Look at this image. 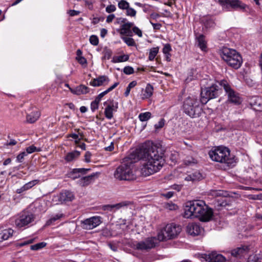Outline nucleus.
I'll list each match as a JSON object with an SVG mask.
<instances>
[{
	"mask_svg": "<svg viewBox=\"0 0 262 262\" xmlns=\"http://www.w3.org/2000/svg\"><path fill=\"white\" fill-rule=\"evenodd\" d=\"M158 149L152 142H145L124 158L122 164L115 171L114 177L119 180H133L134 163L138 160H140V170L143 176H148L158 172L165 163L163 154Z\"/></svg>",
	"mask_w": 262,
	"mask_h": 262,
	"instance_id": "nucleus-1",
	"label": "nucleus"
},
{
	"mask_svg": "<svg viewBox=\"0 0 262 262\" xmlns=\"http://www.w3.org/2000/svg\"><path fill=\"white\" fill-rule=\"evenodd\" d=\"M212 209L201 200L190 201L186 203L184 208V217L186 218L198 217L201 221L208 222L212 217Z\"/></svg>",
	"mask_w": 262,
	"mask_h": 262,
	"instance_id": "nucleus-2",
	"label": "nucleus"
},
{
	"mask_svg": "<svg viewBox=\"0 0 262 262\" xmlns=\"http://www.w3.org/2000/svg\"><path fill=\"white\" fill-rule=\"evenodd\" d=\"M210 158L213 161L231 166L235 162V158L230 155L229 149L225 146L215 147L209 151Z\"/></svg>",
	"mask_w": 262,
	"mask_h": 262,
	"instance_id": "nucleus-3",
	"label": "nucleus"
},
{
	"mask_svg": "<svg viewBox=\"0 0 262 262\" xmlns=\"http://www.w3.org/2000/svg\"><path fill=\"white\" fill-rule=\"evenodd\" d=\"M220 55L223 60L234 69H239L243 63L242 56L234 49L224 47L221 50Z\"/></svg>",
	"mask_w": 262,
	"mask_h": 262,
	"instance_id": "nucleus-4",
	"label": "nucleus"
},
{
	"mask_svg": "<svg viewBox=\"0 0 262 262\" xmlns=\"http://www.w3.org/2000/svg\"><path fill=\"white\" fill-rule=\"evenodd\" d=\"M200 101L194 96L188 97L183 102L184 112L192 118L200 117L202 112Z\"/></svg>",
	"mask_w": 262,
	"mask_h": 262,
	"instance_id": "nucleus-5",
	"label": "nucleus"
},
{
	"mask_svg": "<svg viewBox=\"0 0 262 262\" xmlns=\"http://www.w3.org/2000/svg\"><path fill=\"white\" fill-rule=\"evenodd\" d=\"M181 227L175 223H170L160 229L157 233V239L159 242L166 241L176 238L181 232Z\"/></svg>",
	"mask_w": 262,
	"mask_h": 262,
	"instance_id": "nucleus-6",
	"label": "nucleus"
},
{
	"mask_svg": "<svg viewBox=\"0 0 262 262\" xmlns=\"http://www.w3.org/2000/svg\"><path fill=\"white\" fill-rule=\"evenodd\" d=\"M34 215L28 212H22L12 219L13 225L18 229H25L34 221Z\"/></svg>",
	"mask_w": 262,
	"mask_h": 262,
	"instance_id": "nucleus-7",
	"label": "nucleus"
},
{
	"mask_svg": "<svg viewBox=\"0 0 262 262\" xmlns=\"http://www.w3.org/2000/svg\"><path fill=\"white\" fill-rule=\"evenodd\" d=\"M221 88L216 84H213L211 86L202 90L201 102L203 104H206L210 99L217 97L221 93Z\"/></svg>",
	"mask_w": 262,
	"mask_h": 262,
	"instance_id": "nucleus-8",
	"label": "nucleus"
},
{
	"mask_svg": "<svg viewBox=\"0 0 262 262\" xmlns=\"http://www.w3.org/2000/svg\"><path fill=\"white\" fill-rule=\"evenodd\" d=\"M219 85L223 88L228 95V101L235 104H239L242 99L239 94L234 91L228 81L223 80L220 81Z\"/></svg>",
	"mask_w": 262,
	"mask_h": 262,
	"instance_id": "nucleus-9",
	"label": "nucleus"
},
{
	"mask_svg": "<svg viewBox=\"0 0 262 262\" xmlns=\"http://www.w3.org/2000/svg\"><path fill=\"white\" fill-rule=\"evenodd\" d=\"M102 223L101 217L94 216L81 221V227L85 230H91L98 226Z\"/></svg>",
	"mask_w": 262,
	"mask_h": 262,
	"instance_id": "nucleus-10",
	"label": "nucleus"
},
{
	"mask_svg": "<svg viewBox=\"0 0 262 262\" xmlns=\"http://www.w3.org/2000/svg\"><path fill=\"white\" fill-rule=\"evenodd\" d=\"M103 105L105 106L104 109V115L105 117L111 120L113 118V114L116 112L118 107V102L114 100H107L103 103Z\"/></svg>",
	"mask_w": 262,
	"mask_h": 262,
	"instance_id": "nucleus-11",
	"label": "nucleus"
},
{
	"mask_svg": "<svg viewBox=\"0 0 262 262\" xmlns=\"http://www.w3.org/2000/svg\"><path fill=\"white\" fill-rule=\"evenodd\" d=\"M220 4L225 9L231 8L234 9L244 10L246 5L239 0H219Z\"/></svg>",
	"mask_w": 262,
	"mask_h": 262,
	"instance_id": "nucleus-12",
	"label": "nucleus"
},
{
	"mask_svg": "<svg viewBox=\"0 0 262 262\" xmlns=\"http://www.w3.org/2000/svg\"><path fill=\"white\" fill-rule=\"evenodd\" d=\"M157 237H150L146 238L144 241L137 242L135 246L138 250H148L154 248L157 244Z\"/></svg>",
	"mask_w": 262,
	"mask_h": 262,
	"instance_id": "nucleus-13",
	"label": "nucleus"
},
{
	"mask_svg": "<svg viewBox=\"0 0 262 262\" xmlns=\"http://www.w3.org/2000/svg\"><path fill=\"white\" fill-rule=\"evenodd\" d=\"M55 201H58L59 203H66L72 201L74 199V195L72 192L68 190L61 191L59 195L55 196Z\"/></svg>",
	"mask_w": 262,
	"mask_h": 262,
	"instance_id": "nucleus-14",
	"label": "nucleus"
},
{
	"mask_svg": "<svg viewBox=\"0 0 262 262\" xmlns=\"http://www.w3.org/2000/svg\"><path fill=\"white\" fill-rule=\"evenodd\" d=\"M250 247L247 245H241L231 251L232 256L236 258H241L247 256L249 253Z\"/></svg>",
	"mask_w": 262,
	"mask_h": 262,
	"instance_id": "nucleus-15",
	"label": "nucleus"
},
{
	"mask_svg": "<svg viewBox=\"0 0 262 262\" xmlns=\"http://www.w3.org/2000/svg\"><path fill=\"white\" fill-rule=\"evenodd\" d=\"M203 258L208 262H225V258L221 254L212 252L204 255Z\"/></svg>",
	"mask_w": 262,
	"mask_h": 262,
	"instance_id": "nucleus-16",
	"label": "nucleus"
},
{
	"mask_svg": "<svg viewBox=\"0 0 262 262\" xmlns=\"http://www.w3.org/2000/svg\"><path fill=\"white\" fill-rule=\"evenodd\" d=\"M202 229V228L195 223H189L186 226L187 233L192 236L199 235L201 233Z\"/></svg>",
	"mask_w": 262,
	"mask_h": 262,
	"instance_id": "nucleus-17",
	"label": "nucleus"
},
{
	"mask_svg": "<svg viewBox=\"0 0 262 262\" xmlns=\"http://www.w3.org/2000/svg\"><path fill=\"white\" fill-rule=\"evenodd\" d=\"M110 81L108 77L105 75L100 76L91 80L90 84L93 86H100L107 84Z\"/></svg>",
	"mask_w": 262,
	"mask_h": 262,
	"instance_id": "nucleus-18",
	"label": "nucleus"
},
{
	"mask_svg": "<svg viewBox=\"0 0 262 262\" xmlns=\"http://www.w3.org/2000/svg\"><path fill=\"white\" fill-rule=\"evenodd\" d=\"M88 171L85 168H75L69 173V177L75 180L79 178L81 175L85 174Z\"/></svg>",
	"mask_w": 262,
	"mask_h": 262,
	"instance_id": "nucleus-19",
	"label": "nucleus"
},
{
	"mask_svg": "<svg viewBox=\"0 0 262 262\" xmlns=\"http://www.w3.org/2000/svg\"><path fill=\"white\" fill-rule=\"evenodd\" d=\"M95 176V174H93L88 176L83 177L78 180L77 184L82 187L86 186L94 181Z\"/></svg>",
	"mask_w": 262,
	"mask_h": 262,
	"instance_id": "nucleus-20",
	"label": "nucleus"
},
{
	"mask_svg": "<svg viewBox=\"0 0 262 262\" xmlns=\"http://www.w3.org/2000/svg\"><path fill=\"white\" fill-rule=\"evenodd\" d=\"M39 181L38 180H34L31 181H30L28 183L25 184L20 188L17 189L16 192L18 194L21 193L23 192L27 191L32 188L33 186L39 183Z\"/></svg>",
	"mask_w": 262,
	"mask_h": 262,
	"instance_id": "nucleus-21",
	"label": "nucleus"
},
{
	"mask_svg": "<svg viewBox=\"0 0 262 262\" xmlns=\"http://www.w3.org/2000/svg\"><path fill=\"white\" fill-rule=\"evenodd\" d=\"M134 26V23L131 22H127L123 24L121 26L120 29V34L121 35H127L128 36H132V32L130 31V28Z\"/></svg>",
	"mask_w": 262,
	"mask_h": 262,
	"instance_id": "nucleus-22",
	"label": "nucleus"
},
{
	"mask_svg": "<svg viewBox=\"0 0 262 262\" xmlns=\"http://www.w3.org/2000/svg\"><path fill=\"white\" fill-rule=\"evenodd\" d=\"M14 230L11 228L0 230V242L7 240L13 235Z\"/></svg>",
	"mask_w": 262,
	"mask_h": 262,
	"instance_id": "nucleus-23",
	"label": "nucleus"
},
{
	"mask_svg": "<svg viewBox=\"0 0 262 262\" xmlns=\"http://www.w3.org/2000/svg\"><path fill=\"white\" fill-rule=\"evenodd\" d=\"M40 116V113L38 111H34L30 114H27L26 116L27 122L30 123H33L36 122Z\"/></svg>",
	"mask_w": 262,
	"mask_h": 262,
	"instance_id": "nucleus-24",
	"label": "nucleus"
},
{
	"mask_svg": "<svg viewBox=\"0 0 262 262\" xmlns=\"http://www.w3.org/2000/svg\"><path fill=\"white\" fill-rule=\"evenodd\" d=\"M154 88L150 84H147L144 90H143L141 97L142 99H146L150 98L153 94Z\"/></svg>",
	"mask_w": 262,
	"mask_h": 262,
	"instance_id": "nucleus-25",
	"label": "nucleus"
},
{
	"mask_svg": "<svg viewBox=\"0 0 262 262\" xmlns=\"http://www.w3.org/2000/svg\"><path fill=\"white\" fill-rule=\"evenodd\" d=\"M80 155V152L78 150H74L67 153L64 160L67 162H70L76 160Z\"/></svg>",
	"mask_w": 262,
	"mask_h": 262,
	"instance_id": "nucleus-26",
	"label": "nucleus"
},
{
	"mask_svg": "<svg viewBox=\"0 0 262 262\" xmlns=\"http://www.w3.org/2000/svg\"><path fill=\"white\" fill-rule=\"evenodd\" d=\"M89 90L88 87L84 85H80L75 89H71V92L74 94L80 95L88 93L89 92Z\"/></svg>",
	"mask_w": 262,
	"mask_h": 262,
	"instance_id": "nucleus-27",
	"label": "nucleus"
},
{
	"mask_svg": "<svg viewBox=\"0 0 262 262\" xmlns=\"http://www.w3.org/2000/svg\"><path fill=\"white\" fill-rule=\"evenodd\" d=\"M198 46L203 51H206L207 49L206 42L203 35H200L197 38Z\"/></svg>",
	"mask_w": 262,
	"mask_h": 262,
	"instance_id": "nucleus-28",
	"label": "nucleus"
},
{
	"mask_svg": "<svg viewBox=\"0 0 262 262\" xmlns=\"http://www.w3.org/2000/svg\"><path fill=\"white\" fill-rule=\"evenodd\" d=\"M128 59L129 56L127 55L115 56L113 57L112 62L113 63L122 62L127 61Z\"/></svg>",
	"mask_w": 262,
	"mask_h": 262,
	"instance_id": "nucleus-29",
	"label": "nucleus"
},
{
	"mask_svg": "<svg viewBox=\"0 0 262 262\" xmlns=\"http://www.w3.org/2000/svg\"><path fill=\"white\" fill-rule=\"evenodd\" d=\"M63 216V214L61 213H58L53 215L49 220H48L46 223V226H50L53 224L54 222L57 220L60 219Z\"/></svg>",
	"mask_w": 262,
	"mask_h": 262,
	"instance_id": "nucleus-30",
	"label": "nucleus"
},
{
	"mask_svg": "<svg viewBox=\"0 0 262 262\" xmlns=\"http://www.w3.org/2000/svg\"><path fill=\"white\" fill-rule=\"evenodd\" d=\"M159 48L158 47L152 48L150 49L148 56V59L149 60L152 61L155 59V57L159 52Z\"/></svg>",
	"mask_w": 262,
	"mask_h": 262,
	"instance_id": "nucleus-31",
	"label": "nucleus"
},
{
	"mask_svg": "<svg viewBox=\"0 0 262 262\" xmlns=\"http://www.w3.org/2000/svg\"><path fill=\"white\" fill-rule=\"evenodd\" d=\"M151 117V114L149 112L142 113L139 114V119L142 121H146Z\"/></svg>",
	"mask_w": 262,
	"mask_h": 262,
	"instance_id": "nucleus-32",
	"label": "nucleus"
},
{
	"mask_svg": "<svg viewBox=\"0 0 262 262\" xmlns=\"http://www.w3.org/2000/svg\"><path fill=\"white\" fill-rule=\"evenodd\" d=\"M47 245V243L45 242H40L35 245H31L30 246V249L34 251H37L40 250Z\"/></svg>",
	"mask_w": 262,
	"mask_h": 262,
	"instance_id": "nucleus-33",
	"label": "nucleus"
},
{
	"mask_svg": "<svg viewBox=\"0 0 262 262\" xmlns=\"http://www.w3.org/2000/svg\"><path fill=\"white\" fill-rule=\"evenodd\" d=\"M248 262H262V255H251L248 258Z\"/></svg>",
	"mask_w": 262,
	"mask_h": 262,
	"instance_id": "nucleus-34",
	"label": "nucleus"
},
{
	"mask_svg": "<svg viewBox=\"0 0 262 262\" xmlns=\"http://www.w3.org/2000/svg\"><path fill=\"white\" fill-rule=\"evenodd\" d=\"M118 6L121 10H126L128 8L129 4L125 0H121L119 1Z\"/></svg>",
	"mask_w": 262,
	"mask_h": 262,
	"instance_id": "nucleus-35",
	"label": "nucleus"
},
{
	"mask_svg": "<svg viewBox=\"0 0 262 262\" xmlns=\"http://www.w3.org/2000/svg\"><path fill=\"white\" fill-rule=\"evenodd\" d=\"M122 39L124 41V42L128 46L133 47L136 45L135 41L132 38L123 37H122Z\"/></svg>",
	"mask_w": 262,
	"mask_h": 262,
	"instance_id": "nucleus-36",
	"label": "nucleus"
},
{
	"mask_svg": "<svg viewBox=\"0 0 262 262\" xmlns=\"http://www.w3.org/2000/svg\"><path fill=\"white\" fill-rule=\"evenodd\" d=\"M41 151L40 148H37L34 145H31L26 148V153L28 154H32L35 151Z\"/></svg>",
	"mask_w": 262,
	"mask_h": 262,
	"instance_id": "nucleus-37",
	"label": "nucleus"
},
{
	"mask_svg": "<svg viewBox=\"0 0 262 262\" xmlns=\"http://www.w3.org/2000/svg\"><path fill=\"white\" fill-rule=\"evenodd\" d=\"M186 165H191L197 163V161L192 157H187L184 161Z\"/></svg>",
	"mask_w": 262,
	"mask_h": 262,
	"instance_id": "nucleus-38",
	"label": "nucleus"
},
{
	"mask_svg": "<svg viewBox=\"0 0 262 262\" xmlns=\"http://www.w3.org/2000/svg\"><path fill=\"white\" fill-rule=\"evenodd\" d=\"M126 15L130 17H135L136 15V11L132 8L128 7V8L126 9Z\"/></svg>",
	"mask_w": 262,
	"mask_h": 262,
	"instance_id": "nucleus-39",
	"label": "nucleus"
},
{
	"mask_svg": "<svg viewBox=\"0 0 262 262\" xmlns=\"http://www.w3.org/2000/svg\"><path fill=\"white\" fill-rule=\"evenodd\" d=\"M190 174L192 177V181H198L201 180L202 178L201 174L196 171Z\"/></svg>",
	"mask_w": 262,
	"mask_h": 262,
	"instance_id": "nucleus-40",
	"label": "nucleus"
},
{
	"mask_svg": "<svg viewBox=\"0 0 262 262\" xmlns=\"http://www.w3.org/2000/svg\"><path fill=\"white\" fill-rule=\"evenodd\" d=\"M90 42L93 46H97L99 43V39L96 35H91L90 37Z\"/></svg>",
	"mask_w": 262,
	"mask_h": 262,
	"instance_id": "nucleus-41",
	"label": "nucleus"
},
{
	"mask_svg": "<svg viewBox=\"0 0 262 262\" xmlns=\"http://www.w3.org/2000/svg\"><path fill=\"white\" fill-rule=\"evenodd\" d=\"M164 207L169 210H175L178 209V206L172 203H167L165 204Z\"/></svg>",
	"mask_w": 262,
	"mask_h": 262,
	"instance_id": "nucleus-42",
	"label": "nucleus"
},
{
	"mask_svg": "<svg viewBox=\"0 0 262 262\" xmlns=\"http://www.w3.org/2000/svg\"><path fill=\"white\" fill-rule=\"evenodd\" d=\"M99 102H100L96 99H95L91 102V109L93 112H95L98 108Z\"/></svg>",
	"mask_w": 262,
	"mask_h": 262,
	"instance_id": "nucleus-43",
	"label": "nucleus"
},
{
	"mask_svg": "<svg viewBox=\"0 0 262 262\" xmlns=\"http://www.w3.org/2000/svg\"><path fill=\"white\" fill-rule=\"evenodd\" d=\"M27 156V154L25 151H23L17 155L16 157V161L21 163L23 161L24 157Z\"/></svg>",
	"mask_w": 262,
	"mask_h": 262,
	"instance_id": "nucleus-44",
	"label": "nucleus"
},
{
	"mask_svg": "<svg viewBox=\"0 0 262 262\" xmlns=\"http://www.w3.org/2000/svg\"><path fill=\"white\" fill-rule=\"evenodd\" d=\"M259 100V98L257 96H253L251 98L249 99V102L251 106H255L257 105H259V104H257V101Z\"/></svg>",
	"mask_w": 262,
	"mask_h": 262,
	"instance_id": "nucleus-45",
	"label": "nucleus"
},
{
	"mask_svg": "<svg viewBox=\"0 0 262 262\" xmlns=\"http://www.w3.org/2000/svg\"><path fill=\"white\" fill-rule=\"evenodd\" d=\"M123 72L126 75H130L134 73V70L132 67L126 66L124 68Z\"/></svg>",
	"mask_w": 262,
	"mask_h": 262,
	"instance_id": "nucleus-46",
	"label": "nucleus"
},
{
	"mask_svg": "<svg viewBox=\"0 0 262 262\" xmlns=\"http://www.w3.org/2000/svg\"><path fill=\"white\" fill-rule=\"evenodd\" d=\"M171 46L169 43H166L164 46L162 51L164 54H169L171 51Z\"/></svg>",
	"mask_w": 262,
	"mask_h": 262,
	"instance_id": "nucleus-47",
	"label": "nucleus"
},
{
	"mask_svg": "<svg viewBox=\"0 0 262 262\" xmlns=\"http://www.w3.org/2000/svg\"><path fill=\"white\" fill-rule=\"evenodd\" d=\"M35 238H34L28 239L24 242L19 243V245L20 247H23V246H26L27 245L32 244L33 243H34V242L35 241Z\"/></svg>",
	"mask_w": 262,
	"mask_h": 262,
	"instance_id": "nucleus-48",
	"label": "nucleus"
},
{
	"mask_svg": "<svg viewBox=\"0 0 262 262\" xmlns=\"http://www.w3.org/2000/svg\"><path fill=\"white\" fill-rule=\"evenodd\" d=\"M126 205L127 204L125 203V202H122L113 205H108L107 207L111 208H115L117 209H119V208H121L123 206H126Z\"/></svg>",
	"mask_w": 262,
	"mask_h": 262,
	"instance_id": "nucleus-49",
	"label": "nucleus"
},
{
	"mask_svg": "<svg viewBox=\"0 0 262 262\" xmlns=\"http://www.w3.org/2000/svg\"><path fill=\"white\" fill-rule=\"evenodd\" d=\"M133 32L138 35L139 37H141L142 36V31L137 27L135 26L133 27Z\"/></svg>",
	"mask_w": 262,
	"mask_h": 262,
	"instance_id": "nucleus-50",
	"label": "nucleus"
},
{
	"mask_svg": "<svg viewBox=\"0 0 262 262\" xmlns=\"http://www.w3.org/2000/svg\"><path fill=\"white\" fill-rule=\"evenodd\" d=\"M116 10V6L114 5H110L106 7L105 11L107 13H110L115 12Z\"/></svg>",
	"mask_w": 262,
	"mask_h": 262,
	"instance_id": "nucleus-51",
	"label": "nucleus"
},
{
	"mask_svg": "<svg viewBox=\"0 0 262 262\" xmlns=\"http://www.w3.org/2000/svg\"><path fill=\"white\" fill-rule=\"evenodd\" d=\"M165 123V120L164 119H161L160 121L155 125L156 129H159L163 127Z\"/></svg>",
	"mask_w": 262,
	"mask_h": 262,
	"instance_id": "nucleus-52",
	"label": "nucleus"
},
{
	"mask_svg": "<svg viewBox=\"0 0 262 262\" xmlns=\"http://www.w3.org/2000/svg\"><path fill=\"white\" fill-rule=\"evenodd\" d=\"M92 156L91 153L88 151L85 152L84 155V161L86 163H90L91 162V158Z\"/></svg>",
	"mask_w": 262,
	"mask_h": 262,
	"instance_id": "nucleus-53",
	"label": "nucleus"
},
{
	"mask_svg": "<svg viewBox=\"0 0 262 262\" xmlns=\"http://www.w3.org/2000/svg\"><path fill=\"white\" fill-rule=\"evenodd\" d=\"M107 93H108L106 90L102 92V93H100L97 97L96 98H95V99H96L97 100L99 101V102H100V101L101 100L102 97L103 96H104L105 95H106Z\"/></svg>",
	"mask_w": 262,
	"mask_h": 262,
	"instance_id": "nucleus-54",
	"label": "nucleus"
},
{
	"mask_svg": "<svg viewBox=\"0 0 262 262\" xmlns=\"http://www.w3.org/2000/svg\"><path fill=\"white\" fill-rule=\"evenodd\" d=\"M77 60L81 64H84L86 63V59L83 56H79L76 57Z\"/></svg>",
	"mask_w": 262,
	"mask_h": 262,
	"instance_id": "nucleus-55",
	"label": "nucleus"
},
{
	"mask_svg": "<svg viewBox=\"0 0 262 262\" xmlns=\"http://www.w3.org/2000/svg\"><path fill=\"white\" fill-rule=\"evenodd\" d=\"M112 54V51L110 50H106L104 52V58L107 59H110Z\"/></svg>",
	"mask_w": 262,
	"mask_h": 262,
	"instance_id": "nucleus-56",
	"label": "nucleus"
},
{
	"mask_svg": "<svg viewBox=\"0 0 262 262\" xmlns=\"http://www.w3.org/2000/svg\"><path fill=\"white\" fill-rule=\"evenodd\" d=\"M68 13L71 16H76L80 14V11L75 10H70L68 12Z\"/></svg>",
	"mask_w": 262,
	"mask_h": 262,
	"instance_id": "nucleus-57",
	"label": "nucleus"
},
{
	"mask_svg": "<svg viewBox=\"0 0 262 262\" xmlns=\"http://www.w3.org/2000/svg\"><path fill=\"white\" fill-rule=\"evenodd\" d=\"M150 24L153 27L154 30H160L162 27V25L160 23H154L151 21H150Z\"/></svg>",
	"mask_w": 262,
	"mask_h": 262,
	"instance_id": "nucleus-58",
	"label": "nucleus"
},
{
	"mask_svg": "<svg viewBox=\"0 0 262 262\" xmlns=\"http://www.w3.org/2000/svg\"><path fill=\"white\" fill-rule=\"evenodd\" d=\"M214 24L212 20H209L205 24V26L206 28H208L213 27L214 26Z\"/></svg>",
	"mask_w": 262,
	"mask_h": 262,
	"instance_id": "nucleus-59",
	"label": "nucleus"
},
{
	"mask_svg": "<svg viewBox=\"0 0 262 262\" xmlns=\"http://www.w3.org/2000/svg\"><path fill=\"white\" fill-rule=\"evenodd\" d=\"M163 195L167 199H170L173 195V192L172 191H169L165 193H163Z\"/></svg>",
	"mask_w": 262,
	"mask_h": 262,
	"instance_id": "nucleus-60",
	"label": "nucleus"
},
{
	"mask_svg": "<svg viewBox=\"0 0 262 262\" xmlns=\"http://www.w3.org/2000/svg\"><path fill=\"white\" fill-rule=\"evenodd\" d=\"M115 15L112 14H110L106 18V21L108 23H110L111 22H112L113 21V20L115 18Z\"/></svg>",
	"mask_w": 262,
	"mask_h": 262,
	"instance_id": "nucleus-61",
	"label": "nucleus"
},
{
	"mask_svg": "<svg viewBox=\"0 0 262 262\" xmlns=\"http://www.w3.org/2000/svg\"><path fill=\"white\" fill-rule=\"evenodd\" d=\"M107 33V31L106 29H105L104 28L101 29L100 36L102 38H104L106 36Z\"/></svg>",
	"mask_w": 262,
	"mask_h": 262,
	"instance_id": "nucleus-62",
	"label": "nucleus"
},
{
	"mask_svg": "<svg viewBox=\"0 0 262 262\" xmlns=\"http://www.w3.org/2000/svg\"><path fill=\"white\" fill-rule=\"evenodd\" d=\"M118 84H119V82H115L113 85L110 86L109 88H108L106 90L107 91V92L108 93H109L111 91H112L113 90H114L116 87H117L118 85Z\"/></svg>",
	"mask_w": 262,
	"mask_h": 262,
	"instance_id": "nucleus-63",
	"label": "nucleus"
},
{
	"mask_svg": "<svg viewBox=\"0 0 262 262\" xmlns=\"http://www.w3.org/2000/svg\"><path fill=\"white\" fill-rule=\"evenodd\" d=\"M68 137H71L73 139H78V137H79V135L77 134H75V133H72V134H69L67 136Z\"/></svg>",
	"mask_w": 262,
	"mask_h": 262,
	"instance_id": "nucleus-64",
	"label": "nucleus"
}]
</instances>
